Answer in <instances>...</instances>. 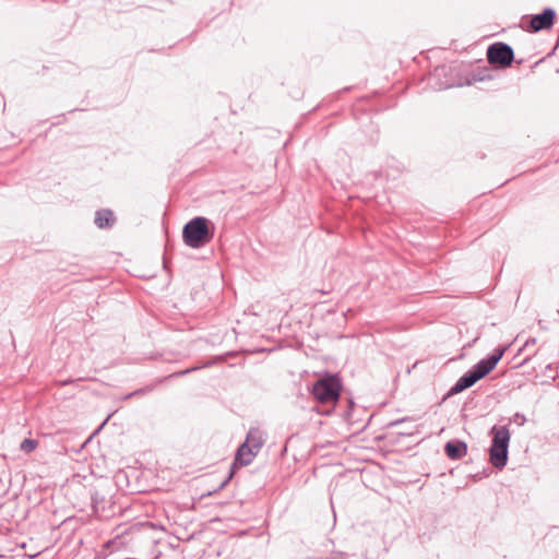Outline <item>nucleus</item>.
I'll list each match as a JSON object with an SVG mask.
<instances>
[{
	"label": "nucleus",
	"mask_w": 559,
	"mask_h": 559,
	"mask_svg": "<svg viewBox=\"0 0 559 559\" xmlns=\"http://www.w3.org/2000/svg\"><path fill=\"white\" fill-rule=\"evenodd\" d=\"M555 20V11L546 9L540 14H536L531 20V27L534 32L547 29L552 26Z\"/></svg>",
	"instance_id": "obj_6"
},
{
	"label": "nucleus",
	"mask_w": 559,
	"mask_h": 559,
	"mask_svg": "<svg viewBox=\"0 0 559 559\" xmlns=\"http://www.w3.org/2000/svg\"><path fill=\"white\" fill-rule=\"evenodd\" d=\"M207 224L209 221L201 216L188 222L182 231L186 245L191 248H201L206 245L212 238Z\"/></svg>",
	"instance_id": "obj_3"
},
{
	"label": "nucleus",
	"mask_w": 559,
	"mask_h": 559,
	"mask_svg": "<svg viewBox=\"0 0 559 559\" xmlns=\"http://www.w3.org/2000/svg\"><path fill=\"white\" fill-rule=\"evenodd\" d=\"M112 222V213L110 211L104 210L96 213L95 224L99 228H104L110 226Z\"/></svg>",
	"instance_id": "obj_10"
},
{
	"label": "nucleus",
	"mask_w": 559,
	"mask_h": 559,
	"mask_svg": "<svg viewBox=\"0 0 559 559\" xmlns=\"http://www.w3.org/2000/svg\"><path fill=\"white\" fill-rule=\"evenodd\" d=\"M506 350V347L496 348L488 358L481 359L469 371L464 373L452 386L450 392L453 394L460 393L474 385L478 380L487 376L496 367V365L504 355Z\"/></svg>",
	"instance_id": "obj_1"
},
{
	"label": "nucleus",
	"mask_w": 559,
	"mask_h": 559,
	"mask_svg": "<svg viewBox=\"0 0 559 559\" xmlns=\"http://www.w3.org/2000/svg\"><path fill=\"white\" fill-rule=\"evenodd\" d=\"M38 445V442L34 439H25L22 441L21 443V450L26 452V453H31L33 452Z\"/></svg>",
	"instance_id": "obj_11"
},
{
	"label": "nucleus",
	"mask_w": 559,
	"mask_h": 559,
	"mask_svg": "<svg viewBox=\"0 0 559 559\" xmlns=\"http://www.w3.org/2000/svg\"><path fill=\"white\" fill-rule=\"evenodd\" d=\"M342 384L337 376H326L319 379L312 388L314 399L321 404H335L341 394Z\"/></svg>",
	"instance_id": "obj_4"
},
{
	"label": "nucleus",
	"mask_w": 559,
	"mask_h": 559,
	"mask_svg": "<svg viewBox=\"0 0 559 559\" xmlns=\"http://www.w3.org/2000/svg\"><path fill=\"white\" fill-rule=\"evenodd\" d=\"M447 456L451 460H460L467 454V444L463 441H449L444 447Z\"/></svg>",
	"instance_id": "obj_8"
},
{
	"label": "nucleus",
	"mask_w": 559,
	"mask_h": 559,
	"mask_svg": "<svg viewBox=\"0 0 559 559\" xmlns=\"http://www.w3.org/2000/svg\"><path fill=\"white\" fill-rule=\"evenodd\" d=\"M535 343H536V340L535 338H531V340L526 341L524 346L527 347L528 345H532V344L534 345Z\"/></svg>",
	"instance_id": "obj_12"
},
{
	"label": "nucleus",
	"mask_w": 559,
	"mask_h": 559,
	"mask_svg": "<svg viewBox=\"0 0 559 559\" xmlns=\"http://www.w3.org/2000/svg\"><path fill=\"white\" fill-rule=\"evenodd\" d=\"M257 454H258V451L254 450L251 445L248 444V442L245 441L239 447V449L236 453L234 465L246 466L253 461V459Z\"/></svg>",
	"instance_id": "obj_7"
},
{
	"label": "nucleus",
	"mask_w": 559,
	"mask_h": 559,
	"mask_svg": "<svg viewBox=\"0 0 559 559\" xmlns=\"http://www.w3.org/2000/svg\"><path fill=\"white\" fill-rule=\"evenodd\" d=\"M490 433L492 441L489 449V461L495 467L501 469L508 461L510 431L506 426H493Z\"/></svg>",
	"instance_id": "obj_2"
},
{
	"label": "nucleus",
	"mask_w": 559,
	"mask_h": 559,
	"mask_svg": "<svg viewBox=\"0 0 559 559\" xmlns=\"http://www.w3.org/2000/svg\"><path fill=\"white\" fill-rule=\"evenodd\" d=\"M246 442H248L249 445H251L254 450L259 452L264 442L262 432L255 428L250 429L247 435Z\"/></svg>",
	"instance_id": "obj_9"
},
{
	"label": "nucleus",
	"mask_w": 559,
	"mask_h": 559,
	"mask_svg": "<svg viewBox=\"0 0 559 559\" xmlns=\"http://www.w3.org/2000/svg\"><path fill=\"white\" fill-rule=\"evenodd\" d=\"M487 58L490 63L509 66L513 60V50L504 44L491 45L487 50Z\"/></svg>",
	"instance_id": "obj_5"
}]
</instances>
